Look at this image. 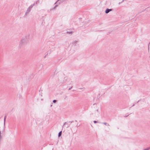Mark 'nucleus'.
Returning <instances> with one entry per match:
<instances>
[{"mask_svg":"<svg viewBox=\"0 0 150 150\" xmlns=\"http://www.w3.org/2000/svg\"><path fill=\"white\" fill-rule=\"evenodd\" d=\"M94 123H96L97 122V121H94Z\"/></svg>","mask_w":150,"mask_h":150,"instance_id":"6","label":"nucleus"},{"mask_svg":"<svg viewBox=\"0 0 150 150\" xmlns=\"http://www.w3.org/2000/svg\"><path fill=\"white\" fill-rule=\"evenodd\" d=\"M104 124L105 125H109V124H107L106 123H104Z\"/></svg>","mask_w":150,"mask_h":150,"instance_id":"4","label":"nucleus"},{"mask_svg":"<svg viewBox=\"0 0 150 150\" xmlns=\"http://www.w3.org/2000/svg\"><path fill=\"white\" fill-rule=\"evenodd\" d=\"M62 133V131H60L58 134V136H59L61 135Z\"/></svg>","mask_w":150,"mask_h":150,"instance_id":"3","label":"nucleus"},{"mask_svg":"<svg viewBox=\"0 0 150 150\" xmlns=\"http://www.w3.org/2000/svg\"><path fill=\"white\" fill-rule=\"evenodd\" d=\"M112 11L111 9H107L105 11V13H108V12H109L110 11Z\"/></svg>","mask_w":150,"mask_h":150,"instance_id":"1","label":"nucleus"},{"mask_svg":"<svg viewBox=\"0 0 150 150\" xmlns=\"http://www.w3.org/2000/svg\"><path fill=\"white\" fill-rule=\"evenodd\" d=\"M56 102V100H53V102L54 103H55V102Z\"/></svg>","mask_w":150,"mask_h":150,"instance_id":"5","label":"nucleus"},{"mask_svg":"<svg viewBox=\"0 0 150 150\" xmlns=\"http://www.w3.org/2000/svg\"><path fill=\"white\" fill-rule=\"evenodd\" d=\"M1 137H1V130H0V140L1 139Z\"/></svg>","mask_w":150,"mask_h":150,"instance_id":"2","label":"nucleus"}]
</instances>
